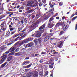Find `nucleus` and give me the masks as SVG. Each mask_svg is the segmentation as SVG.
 Instances as JSON below:
<instances>
[{
  "label": "nucleus",
  "mask_w": 77,
  "mask_h": 77,
  "mask_svg": "<svg viewBox=\"0 0 77 77\" xmlns=\"http://www.w3.org/2000/svg\"><path fill=\"white\" fill-rule=\"evenodd\" d=\"M28 13H32V12H33V10L32 9H31L28 11Z\"/></svg>",
  "instance_id": "24"
},
{
  "label": "nucleus",
  "mask_w": 77,
  "mask_h": 77,
  "mask_svg": "<svg viewBox=\"0 0 77 77\" xmlns=\"http://www.w3.org/2000/svg\"><path fill=\"white\" fill-rule=\"evenodd\" d=\"M27 39L28 42H29V41H32L33 39V38H27Z\"/></svg>",
  "instance_id": "20"
},
{
  "label": "nucleus",
  "mask_w": 77,
  "mask_h": 77,
  "mask_svg": "<svg viewBox=\"0 0 77 77\" xmlns=\"http://www.w3.org/2000/svg\"><path fill=\"white\" fill-rule=\"evenodd\" d=\"M64 32V31H61V32L60 33V35H62V34H63V33Z\"/></svg>",
  "instance_id": "33"
},
{
  "label": "nucleus",
  "mask_w": 77,
  "mask_h": 77,
  "mask_svg": "<svg viewBox=\"0 0 77 77\" xmlns=\"http://www.w3.org/2000/svg\"><path fill=\"white\" fill-rule=\"evenodd\" d=\"M6 57H5L0 60V64H2V63H3L5 60L6 59Z\"/></svg>",
  "instance_id": "5"
},
{
  "label": "nucleus",
  "mask_w": 77,
  "mask_h": 77,
  "mask_svg": "<svg viewBox=\"0 0 77 77\" xmlns=\"http://www.w3.org/2000/svg\"><path fill=\"white\" fill-rule=\"evenodd\" d=\"M26 29H27V28L26 27L23 30L22 32H25V31H26Z\"/></svg>",
  "instance_id": "49"
},
{
  "label": "nucleus",
  "mask_w": 77,
  "mask_h": 77,
  "mask_svg": "<svg viewBox=\"0 0 77 77\" xmlns=\"http://www.w3.org/2000/svg\"><path fill=\"white\" fill-rule=\"evenodd\" d=\"M9 52H10V51H9V50L7 51H6L5 52L6 54H8V53H9Z\"/></svg>",
  "instance_id": "47"
},
{
  "label": "nucleus",
  "mask_w": 77,
  "mask_h": 77,
  "mask_svg": "<svg viewBox=\"0 0 77 77\" xmlns=\"http://www.w3.org/2000/svg\"><path fill=\"white\" fill-rule=\"evenodd\" d=\"M20 36H22V35H24V32H21L20 33Z\"/></svg>",
  "instance_id": "34"
},
{
  "label": "nucleus",
  "mask_w": 77,
  "mask_h": 77,
  "mask_svg": "<svg viewBox=\"0 0 77 77\" xmlns=\"http://www.w3.org/2000/svg\"><path fill=\"white\" fill-rule=\"evenodd\" d=\"M19 48H17L15 50V52H18V51H19Z\"/></svg>",
  "instance_id": "39"
},
{
  "label": "nucleus",
  "mask_w": 77,
  "mask_h": 77,
  "mask_svg": "<svg viewBox=\"0 0 77 77\" xmlns=\"http://www.w3.org/2000/svg\"><path fill=\"white\" fill-rule=\"evenodd\" d=\"M49 68H53V66L52 65H50L49 66Z\"/></svg>",
  "instance_id": "32"
},
{
  "label": "nucleus",
  "mask_w": 77,
  "mask_h": 77,
  "mask_svg": "<svg viewBox=\"0 0 77 77\" xmlns=\"http://www.w3.org/2000/svg\"><path fill=\"white\" fill-rule=\"evenodd\" d=\"M15 50V47H12L9 49V51H10V52H12V51H14Z\"/></svg>",
  "instance_id": "12"
},
{
  "label": "nucleus",
  "mask_w": 77,
  "mask_h": 77,
  "mask_svg": "<svg viewBox=\"0 0 77 77\" xmlns=\"http://www.w3.org/2000/svg\"><path fill=\"white\" fill-rule=\"evenodd\" d=\"M10 33V32L8 31L7 32L6 35H9Z\"/></svg>",
  "instance_id": "52"
},
{
  "label": "nucleus",
  "mask_w": 77,
  "mask_h": 77,
  "mask_svg": "<svg viewBox=\"0 0 77 77\" xmlns=\"http://www.w3.org/2000/svg\"><path fill=\"white\" fill-rule=\"evenodd\" d=\"M32 18H35V15H32Z\"/></svg>",
  "instance_id": "61"
},
{
  "label": "nucleus",
  "mask_w": 77,
  "mask_h": 77,
  "mask_svg": "<svg viewBox=\"0 0 77 77\" xmlns=\"http://www.w3.org/2000/svg\"><path fill=\"white\" fill-rule=\"evenodd\" d=\"M21 54V53L18 52L15 54L16 56H20Z\"/></svg>",
  "instance_id": "27"
},
{
  "label": "nucleus",
  "mask_w": 77,
  "mask_h": 77,
  "mask_svg": "<svg viewBox=\"0 0 77 77\" xmlns=\"http://www.w3.org/2000/svg\"><path fill=\"white\" fill-rule=\"evenodd\" d=\"M32 75V73L31 72L28 73L27 75V77H30Z\"/></svg>",
  "instance_id": "19"
},
{
  "label": "nucleus",
  "mask_w": 77,
  "mask_h": 77,
  "mask_svg": "<svg viewBox=\"0 0 77 77\" xmlns=\"http://www.w3.org/2000/svg\"><path fill=\"white\" fill-rule=\"evenodd\" d=\"M26 43H28V41H27V39L22 41L20 44L22 45L23 44H26Z\"/></svg>",
  "instance_id": "6"
},
{
  "label": "nucleus",
  "mask_w": 77,
  "mask_h": 77,
  "mask_svg": "<svg viewBox=\"0 0 77 77\" xmlns=\"http://www.w3.org/2000/svg\"><path fill=\"white\" fill-rule=\"evenodd\" d=\"M46 53L45 52H42V54H45Z\"/></svg>",
  "instance_id": "56"
},
{
  "label": "nucleus",
  "mask_w": 77,
  "mask_h": 77,
  "mask_svg": "<svg viewBox=\"0 0 77 77\" xmlns=\"http://www.w3.org/2000/svg\"><path fill=\"white\" fill-rule=\"evenodd\" d=\"M20 23L23 24H24V21L23 20H22L20 21Z\"/></svg>",
  "instance_id": "48"
},
{
  "label": "nucleus",
  "mask_w": 77,
  "mask_h": 77,
  "mask_svg": "<svg viewBox=\"0 0 77 77\" xmlns=\"http://www.w3.org/2000/svg\"><path fill=\"white\" fill-rule=\"evenodd\" d=\"M43 61H44V60H43V59H41L40 60L39 62L40 63H42L43 62Z\"/></svg>",
  "instance_id": "43"
},
{
  "label": "nucleus",
  "mask_w": 77,
  "mask_h": 77,
  "mask_svg": "<svg viewBox=\"0 0 77 77\" xmlns=\"http://www.w3.org/2000/svg\"><path fill=\"white\" fill-rule=\"evenodd\" d=\"M24 9V7L22 6L21 7L19 8V9Z\"/></svg>",
  "instance_id": "44"
},
{
  "label": "nucleus",
  "mask_w": 77,
  "mask_h": 77,
  "mask_svg": "<svg viewBox=\"0 0 77 77\" xmlns=\"http://www.w3.org/2000/svg\"><path fill=\"white\" fill-rule=\"evenodd\" d=\"M76 18H77V17H74L72 18V20H75Z\"/></svg>",
  "instance_id": "57"
},
{
  "label": "nucleus",
  "mask_w": 77,
  "mask_h": 77,
  "mask_svg": "<svg viewBox=\"0 0 77 77\" xmlns=\"http://www.w3.org/2000/svg\"><path fill=\"white\" fill-rule=\"evenodd\" d=\"M53 54H58V52L55 51L53 52Z\"/></svg>",
  "instance_id": "38"
},
{
  "label": "nucleus",
  "mask_w": 77,
  "mask_h": 77,
  "mask_svg": "<svg viewBox=\"0 0 77 77\" xmlns=\"http://www.w3.org/2000/svg\"><path fill=\"white\" fill-rule=\"evenodd\" d=\"M45 27V25L44 24L40 27L39 28V30H42V29H44Z\"/></svg>",
  "instance_id": "15"
},
{
  "label": "nucleus",
  "mask_w": 77,
  "mask_h": 77,
  "mask_svg": "<svg viewBox=\"0 0 77 77\" xmlns=\"http://www.w3.org/2000/svg\"><path fill=\"white\" fill-rule=\"evenodd\" d=\"M19 43H20V42H18L14 45H18Z\"/></svg>",
  "instance_id": "45"
},
{
  "label": "nucleus",
  "mask_w": 77,
  "mask_h": 77,
  "mask_svg": "<svg viewBox=\"0 0 77 77\" xmlns=\"http://www.w3.org/2000/svg\"><path fill=\"white\" fill-rule=\"evenodd\" d=\"M42 5V2H40L39 4V6L40 7H41V6Z\"/></svg>",
  "instance_id": "36"
},
{
  "label": "nucleus",
  "mask_w": 77,
  "mask_h": 77,
  "mask_svg": "<svg viewBox=\"0 0 77 77\" xmlns=\"http://www.w3.org/2000/svg\"><path fill=\"white\" fill-rule=\"evenodd\" d=\"M26 43H28V41H27V39L22 41L20 44L22 45L23 44H26Z\"/></svg>",
  "instance_id": "7"
},
{
  "label": "nucleus",
  "mask_w": 77,
  "mask_h": 77,
  "mask_svg": "<svg viewBox=\"0 0 77 77\" xmlns=\"http://www.w3.org/2000/svg\"><path fill=\"white\" fill-rule=\"evenodd\" d=\"M36 26V24L33 23L31 26V27L30 28L29 30V32L32 31L33 30H34L35 29V26Z\"/></svg>",
  "instance_id": "3"
},
{
  "label": "nucleus",
  "mask_w": 77,
  "mask_h": 77,
  "mask_svg": "<svg viewBox=\"0 0 77 77\" xmlns=\"http://www.w3.org/2000/svg\"><path fill=\"white\" fill-rule=\"evenodd\" d=\"M39 75H40L41 77H42L43 76V73H42V72L39 73Z\"/></svg>",
  "instance_id": "28"
},
{
  "label": "nucleus",
  "mask_w": 77,
  "mask_h": 77,
  "mask_svg": "<svg viewBox=\"0 0 77 77\" xmlns=\"http://www.w3.org/2000/svg\"><path fill=\"white\" fill-rule=\"evenodd\" d=\"M25 63H27V64H29V61H26Z\"/></svg>",
  "instance_id": "40"
},
{
  "label": "nucleus",
  "mask_w": 77,
  "mask_h": 77,
  "mask_svg": "<svg viewBox=\"0 0 77 77\" xmlns=\"http://www.w3.org/2000/svg\"><path fill=\"white\" fill-rule=\"evenodd\" d=\"M29 6H32L34 7V6H36L38 5V2L35 0L30 1L27 4Z\"/></svg>",
  "instance_id": "1"
},
{
  "label": "nucleus",
  "mask_w": 77,
  "mask_h": 77,
  "mask_svg": "<svg viewBox=\"0 0 77 77\" xmlns=\"http://www.w3.org/2000/svg\"><path fill=\"white\" fill-rule=\"evenodd\" d=\"M7 56V55H6V54H5V55H4L3 56H2L1 57V58H2L3 57H5V56Z\"/></svg>",
  "instance_id": "53"
},
{
  "label": "nucleus",
  "mask_w": 77,
  "mask_h": 77,
  "mask_svg": "<svg viewBox=\"0 0 77 77\" xmlns=\"http://www.w3.org/2000/svg\"><path fill=\"white\" fill-rule=\"evenodd\" d=\"M24 20L25 23H26V24L27 22V19L25 18H24Z\"/></svg>",
  "instance_id": "35"
},
{
  "label": "nucleus",
  "mask_w": 77,
  "mask_h": 77,
  "mask_svg": "<svg viewBox=\"0 0 77 77\" xmlns=\"http://www.w3.org/2000/svg\"><path fill=\"white\" fill-rule=\"evenodd\" d=\"M53 20V18H51L49 21L48 23V26L49 28H52L54 26V24L53 23H51V21H52Z\"/></svg>",
  "instance_id": "2"
},
{
  "label": "nucleus",
  "mask_w": 77,
  "mask_h": 77,
  "mask_svg": "<svg viewBox=\"0 0 77 77\" xmlns=\"http://www.w3.org/2000/svg\"><path fill=\"white\" fill-rule=\"evenodd\" d=\"M38 72H35L34 73L33 75V77H38Z\"/></svg>",
  "instance_id": "14"
},
{
  "label": "nucleus",
  "mask_w": 77,
  "mask_h": 77,
  "mask_svg": "<svg viewBox=\"0 0 77 77\" xmlns=\"http://www.w3.org/2000/svg\"><path fill=\"white\" fill-rule=\"evenodd\" d=\"M61 25L62 23L59 22L57 23L55 26V29H57V27H59V26H60Z\"/></svg>",
  "instance_id": "9"
},
{
  "label": "nucleus",
  "mask_w": 77,
  "mask_h": 77,
  "mask_svg": "<svg viewBox=\"0 0 77 77\" xmlns=\"http://www.w3.org/2000/svg\"><path fill=\"white\" fill-rule=\"evenodd\" d=\"M34 42L35 44H36V45H37V43H38V42H40L41 39H37L36 40H35L34 41Z\"/></svg>",
  "instance_id": "11"
},
{
  "label": "nucleus",
  "mask_w": 77,
  "mask_h": 77,
  "mask_svg": "<svg viewBox=\"0 0 77 77\" xmlns=\"http://www.w3.org/2000/svg\"><path fill=\"white\" fill-rule=\"evenodd\" d=\"M33 43H29L27 45H26V46L25 47V48H27V47H32V45H33Z\"/></svg>",
  "instance_id": "8"
},
{
  "label": "nucleus",
  "mask_w": 77,
  "mask_h": 77,
  "mask_svg": "<svg viewBox=\"0 0 77 77\" xmlns=\"http://www.w3.org/2000/svg\"><path fill=\"white\" fill-rule=\"evenodd\" d=\"M20 5H18L17 7V9H18L20 8Z\"/></svg>",
  "instance_id": "62"
},
{
  "label": "nucleus",
  "mask_w": 77,
  "mask_h": 77,
  "mask_svg": "<svg viewBox=\"0 0 77 77\" xmlns=\"http://www.w3.org/2000/svg\"><path fill=\"white\" fill-rule=\"evenodd\" d=\"M52 12V10L50 9L48 11V12Z\"/></svg>",
  "instance_id": "58"
},
{
  "label": "nucleus",
  "mask_w": 77,
  "mask_h": 77,
  "mask_svg": "<svg viewBox=\"0 0 77 77\" xmlns=\"http://www.w3.org/2000/svg\"><path fill=\"white\" fill-rule=\"evenodd\" d=\"M49 38H50V37L49 36H47L45 37L44 39V41L46 42V41H47L48 39H49Z\"/></svg>",
  "instance_id": "17"
},
{
  "label": "nucleus",
  "mask_w": 77,
  "mask_h": 77,
  "mask_svg": "<svg viewBox=\"0 0 77 77\" xmlns=\"http://www.w3.org/2000/svg\"><path fill=\"white\" fill-rule=\"evenodd\" d=\"M14 30V29L12 28H11L10 29V30H11V31H12V30Z\"/></svg>",
  "instance_id": "63"
},
{
  "label": "nucleus",
  "mask_w": 77,
  "mask_h": 77,
  "mask_svg": "<svg viewBox=\"0 0 77 77\" xmlns=\"http://www.w3.org/2000/svg\"><path fill=\"white\" fill-rule=\"evenodd\" d=\"M49 17L47 15H46L44 17V19L45 20H47L48 18H49Z\"/></svg>",
  "instance_id": "22"
},
{
  "label": "nucleus",
  "mask_w": 77,
  "mask_h": 77,
  "mask_svg": "<svg viewBox=\"0 0 77 77\" xmlns=\"http://www.w3.org/2000/svg\"><path fill=\"white\" fill-rule=\"evenodd\" d=\"M32 65V63H30L29 65L27 66H25V67H26L25 68H29V67H30L31 66V65Z\"/></svg>",
  "instance_id": "25"
},
{
  "label": "nucleus",
  "mask_w": 77,
  "mask_h": 77,
  "mask_svg": "<svg viewBox=\"0 0 77 77\" xmlns=\"http://www.w3.org/2000/svg\"><path fill=\"white\" fill-rule=\"evenodd\" d=\"M55 4V3H54V2H49V5L50 6V7H51V8H53Z\"/></svg>",
  "instance_id": "10"
},
{
  "label": "nucleus",
  "mask_w": 77,
  "mask_h": 77,
  "mask_svg": "<svg viewBox=\"0 0 77 77\" xmlns=\"http://www.w3.org/2000/svg\"><path fill=\"white\" fill-rule=\"evenodd\" d=\"M29 9H30V8L28 7L26 8V11H28V10H29Z\"/></svg>",
  "instance_id": "51"
},
{
  "label": "nucleus",
  "mask_w": 77,
  "mask_h": 77,
  "mask_svg": "<svg viewBox=\"0 0 77 77\" xmlns=\"http://www.w3.org/2000/svg\"><path fill=\"white\" fill-rule=\"evenodd\" d=\"M1 30H3V31H5V30H6V28L3 27L1 28Z\"/></svg>",
  "instance_id": "31"
},
{
  "label": "nucleus",
  "mask_w": 77,
  "mask_h": 77,
  "mask_svg": "<svg viewBox=\"0 0 77 77\" xmlns=\"http://www.w3.org/2000/svg\"><path fill=\"white\" fill-rule=\"evenodd\" d=\"M63 45V42L62 41H60L58 43V44L57 45V47L59 48H62Z\"/></svg>",
  "instance_id": "4"
},
{
  "label": "nucleus",
  "mask_w": 77,
  "mask_h": 77,
  "mask_svg": "<svg viewBox=\"0 0 77 77\" xmlns=\"http://www.w3.org/2000/svg\"><path fill=\"white\" fill-rule=\"evenodd\" d=\"M68 25H64L63 27V30L65 31L68 28Z\"/></svg>",
  "instance_id": "13"
},
{
  "label": "nucleus",
  "mask_w": 77,
  "mask_h": 77,
  "mask_svg": "<svg viewBox=\"0 0 77 77\" xmlns=\"http://www.w3.org/2000/svg\"><path fill=\"white\" fill-rule=\"evenodd\" d=\"M39 33H43L44 32V31L40 30L39 31Z\"/></svg>",
  "instance_id": "55"
},
{
  "label": "nucleus",
  "mask_w": 77,
  "mask_h": 77,
  "mask_svg": "<svg viewBox=\"0 0 77 77\" xmlns=\"http://www.w3.org/2000/svg\"><path fill=\"white\" fill-rule=\"evenodd\" d=\"M75 15V14H73L71 16V18H72Z\"/></svg>",
  "instance_id": "46"
},
{
  "label": "nucleus",
  "mask_w": 77,
  "mask_h": 77,
  "mask_svg": "<svg viewBox=\"0 0 77 77\" xmlns=\"http://www.w3.org/2000/svg\"><path fill=\"white\" fill-rule=\"evenodd\" d=\"M29 71V69H25V71L26 72H27L28 71Z\"/></svg>",
  "instance_id": "54"
},
{
  "label": "nucleus",
  "mask_w": 77,
  "mask_h": 77,
  "mask_svg": "<svg viewBox=\"0 0 77 77\" xmlns=\"http://www.w3.org/2000/svg\"><path fill=\"white\" fill-rule=\"evenodd\" d=\"M26 36H27V35L26 34L24 35H23L22 36H21L20 37V38H24V37H26Z\"/></svg>",
  "instance_id": "30"
},
{
  "label": "nucleus",
  "mask_w": 77,
  "mask_h": 77,
  "mask_svg": "<svg viewBox=\"0 0 77 77\" xmlns=\"http://www.w3.org/2000/svg\"><path fill=\"white\" fill-rule=\"evenodd\" d=\"M12 57L11 56L9 57L7 59V61L8 62H9V61H11V60H12Z\"/></svg>",
  "instance_id": "18"
},
{
  "label": "nucleus",
  "mask_w": 77,
  "mask_h": 77,
  "mask_svg": "<svg viewBox=\"0 0 77 77\" xmlns=\"http://www.w3.org/2000/svg\"><path fill=\"white\" fill-rule=\"evenodd\" d=\"M17 4V3H15V2H14L12 4V5H13V6H14V5H15V4Z\"/></svg>",
  "instance_id": "59"
},
{
  "label": "nucleus",
  "mask_w": 77,
  "mask_h": 77,
  "mask_svg": "<svg viewBox=\"0 0 77 77\" xmlns=\"http://www.w3.org/2000/svg\"><path fill=\"white\" fill-rule=\"evenodd\" d=\"M6 64H7V62L4 63V64H2L1 65V67H2V68H3V67H5V66L6 65Z\"/></svg>",
  "instance_id": "23"
},
{
  "label": "nucleus",
  "mask_w": 77,
  "mask_h": 77,
  "mask_svg": "<svg viewBox=\"0 0 77 77\" xmlns=\"http://www.w3.org/2000/svg\"><path fill=\"white\" fill-rule=\"evenodd\" d=\"M20 35V33L16 35H15L14 36V37H17V36H19V35Z\"/></svg>",
  "instance_id": "41"
},
{
  "label": "nucleus",
  "mask_w": 77,
  "mask_h": 77,
  "mask_svg": "<svg viewBox=\"0 0 77 77\" xmlns=\"http://www.w3.org/2000/svg\"><path fill=\"white\" fill-rule=\"evenodd\" d=\"M48 74V71H46L45 72V75H47Z\"/></svg>",
  "instance_id": "37"
},
{
  "label": "nucleus",
  "mask_w": 77,
  "mask_h": 77,
  "mask_svg": "<svg viewBox=\"0 0 77 77\" xmlns=\"http://www.w3.org/2000/svg\"><path fill=\"white\" fill-rule=\"evenodd\" d=\"M52 62H53V59H50L49 61V64L50 65H54V63H51Z\"/></svg>",
  "instance_id": "21"
},
{
  "label": "nucleus",
  "mask_w": 77,
  "mask_h": 77,
  "mask_svg": "<svg viewBox=\"0 0 77 77\" xmlns=\"http://www.w3.org/2000/svg\"><path fill=\"white\" fill-rule=\"evenodd\" d=\"M11 13H12L11 12H7V14H11Z\"/></svg>",
  "instance_id": "60"
},
{
  "label": "nucleus",
  "mask_w": 77,
  "mask_h": 77,
  "mask_svg": "<svg viewBox=\"0 0 77 77\" xmlns=\"http://www.w3.org/2000/svg\"><path fill=\"white\" fill-rule=\"evenodd\" d=\"M40 36H41V34L40 33H37L35 35V37H37V38H39Z\"/></svg>",
  "instance_id": "16"
},
{
  "label": "nucleus",
  "mask_w": 77,
  "mask_h": 77,
  "mask_svg": "<svg viewBox=\"0 0 77 77\" xmlns=\"http://www.w3.org/2000/svg\"><path fill=\"white\" fill-rule=\"evenodd\" d=\"M14 53H15V52L13 51V52H12L9 54V55H13V54H14Z\"/></svg>",
  "instance_id": "29"
},
{
  "label": "nucleus",
  "mask_w": 77,
  "mask_h": 77,
  "mask_svg": "<svg viewBox=\"0 0 77 77\" xmlns=\"http://www.w3.org/2000/svg\"><path fill=\"white\" fill-rule=\"evenodd\" d=\"M42 2L44 3H46V0H43Z\"/></svg>",
  "instance_id": "50"
},
{
  "label": "nucleus",
  "mask_w": 77,
  "mask_h": 77,
  "mask_svg": "<svg viewBox=\"0 0 77 77\" xmlns=\"http://www.w3.org/2000/svg\"><path fill=\"white\" fill-rule=\"evenodd\" d=\"M5 26V23L3 22L2 24L1 25V27H4Z\"/></svg>",
  "instance_id": "26"
},
{
  "label": "nucleus",
  "mask_w": 77,
  "mask_h": 77,
  "mask_svg": "<svg viewBox=\"0 0 77 77\" xmlns=\"http://www.w3.org/2000/svg\"><path fill=\"white\" fill-rule=\"evenodd\" d=\"M62 5H63V2H60L59 4V5H60V6H62Z\"/></svg>",
  "instance_id": "42"
},
{
  "label": "nucleus",
  "mask_w": 77,
  "mask_h": 77,
  "mask_svg": "<svg viewBox=\"0 0 77 77\" xmlns=\"http://www.w3.org/2000/svg\"><path fill=\"white\" fill-rule=\"evenodd\" d=\"M56 19H57V20H59V17H56Z\"/></svg>",
  "instance_id": "64"
}]
</instances>
